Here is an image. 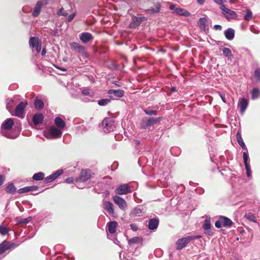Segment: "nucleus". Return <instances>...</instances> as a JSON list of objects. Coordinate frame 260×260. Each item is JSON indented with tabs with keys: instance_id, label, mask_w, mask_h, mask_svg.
<instances>
[{
	"instance_id": "nucleus-1",
	"label": "nucleus",
	"mask_w": 260,
	"mask_h": 260,
	"mask_svg": "<svg viewBox=\"0 0 260 260\" xmlns=\"http://www.w3.org/2000/svg\"><path fill=\"white\" fill-rule=\"evenodd\" d=\"M201 236H191L183 237L178 239L176 243V249L181 250L189 243L191 240L201 238Z\"/></svg>"
},
{
	"instance_id": "nucleus-2",
	"label": "nucleus",
	"mask_w": 260,
	"mask_h": 260,
	"mask_svg": "<svg viewBox=\"0 0 260 260\" xmlns=\"http://www.w3.org/2000/svg\"><path fill=\"white\" fill-rule=\"evenodd\" d=\"M27 105V103L23 102H20L16 107L15 109L13 110L11 114L13 116L18 117L20 118H23L25 115L24 110Z\"/></svg>"
},
{
	"instance_id": "nucleus-3",
	"label": "nucleus",
	"mask_w": 260,
	"mask_h": 260,
	"mask_svg": "<svg viewBox=\"0 0 260 260\" xmlns=\"http://www.w3.org/2000/svg\"><path fill=\"white\" fill-rule=\"evenodd\" d=\"M160 117L144 118L141 121V126L144 129H149L151 126L154 125L160 120Z\"/></svg>"
},
{
	"instance_id": "nucleus-4",
	"label": "nucleus",
	"mask_w": 260,
	"mask_h": 260,
	"mask_svg": "<svg viewBox=\"0 0 260 260\" xmlns=\"http://www.w3.org/2000/svg\"><path fill=\"white\" fill-rule=\"evenodd\" d=\"M72 50L79 53L83 57H87V53L86 51L85 48L77 42H72L70 44Z\"/></svg>"
},
{
	"instance_id": "nucleus-5",
	"label": "nucleus",
	"mask_w": 260,
	"mask_h": 260,
	"mask_svg": "<svg viewBox=\"0 0 260 260\" xmlns=\"http://www.w3.org/2000/svg\"><path fill=\"white\" fill-rule=\"evenodd\" d=\"M18 246L15 243L4 241L0 244V255H2L9 250L14 249Z\"/></svg>"
},
{
	"instance_id": "nucleus-6",
	"label": "nucleus",
	"mask_w": 260,
	"mask_h": 260,
	"mask_svg": "<svg viewBox=\"0 0 260 260\" xmlns=\"http://www.w3.org/2000/svg\"><path fill=\"white\" fill-rule=\"evenodd\" d=\"M103 131L105 133H109L113 131L115 128L114 121L111 118H105L102 123Z\"/></svg>"
},
{
	"instance_id": "nucleus-7",
	"label": "nucleus",
	"mask_w": 260,
	"mask_h": 260,
	"mask_svg": "<svg viewBox=\"0 0 260 260\" xmlns=\"http://www.w3.org/2000/svg\"><path fill=\"white\" fill-rule=\"evenodd\" d=\"M220 9L222 10V13L228 20L234 19L237 17L236 12L227 8L224 5H222L220 6Z\"/></svg>"
},
{
	"instance_id": "nucleus-8",
	"label": "nucleus",
	"mask_w": 260,
	"mask_h": 260,
	"mask_svg": "<svg viewBox=\"0 0 260 260\" xmlns=\"http://www.w3.org/2000/svg\"><path fill=\"white\" fill-rule=\"evenodd\" d=\"M131 192L132 190L127 184H121L115 190V192L118 195L126 194Z\"/></svg>"
},
{
	"instance_id": "nucleus-9",
	"label": "nucleus",
	"mask_w": 260,
	"mask_h": 260,
	"mask_svg": "<svg viewBox=\"0 0 260 260\" xmlns=\"http://www.w3.org/2000/svg\"><path fill=\"white\" fill-rule=\"evenodd\" d=\"M91 177V171L89 170H83L80 173V176L75 179L76 182H86Z\"/></svg>"
},
{
	"instance_id": "nucleus-10",
	"label": "nucleus",
	"mask_w": 260,
	"mask_h": 260,
	"mask_svg": "<svg viewBox=\"0 0 260 260\" xmlns=\"http://www.w3.org/2000/svg\"><path fill=\"white\" fill-rule=\"evenodd\" d=\"M29 45L32 48H35L37 52L41 50L42 44L41 41L37 37H31L29 39Z\"/></svg>"
},
{
	"instance_id": "nucleus-11",
	"label": "nucleus",
	"mask_w": 260,
	"mask_h": 260,
	"mask_svg": "<svg viewBox=\"0 0 260 260\" xmlns=\"http://www.w3.org/2000/svg\"><path fill=\"white\" fill-rule=\"evenodd\" d=\"M114 203L118 205L119 208L122 210H125L127 208L126 202L121 197L115 196L113 198Z\"/></svg>"
},
{
	"instance_id": "nucleus-12",
	"label": "nucleus",
	"mask_w": 260,
	"mask_h": 260,
	"mask_svg": "<svg viewBox=\"0 0 260 260\" xmlns=\"http://www.w3.org/2000/svg\"><path fill=\"white\" fill-rule=\"evenodd\" d=\"M82 93L84 95L88 96V97L83 98L82 101L85 102H92L94 101V94L92 91L89 88H85L82 90Z\"/></svg>"
},
{
	"instance_id": "nucleus-13",
	"label": "nucleus",
	"mask_w": 260,
	"mask_h": 260,
	"mask_svg": "<svg viewBox=\"0 0 260 260\" xmlns=\"http://www.w3.org/2000/svg\"><path fill=\"white\" fill-rule=\"evenodd\" d=\"M47 4V2L46 0L38 1L34 8V9L32 13V15L34 17H37L38 16H39L42 7L44 5H46Z\"/></svg>"
},
{
	"instance_id": "nucleus-14",
	"label": "nucleus",
	"mask_w": 260,
	"mask_h": 260,
	"mask_svg": "<svg viewBox=\"0 0 260 260\" xmlns=\"http://www.w3.org/2000/svg\"><path fill=\"white\" fill-rule=\"evenodd\" d=\"M79 39L83 43L86 44L93 40V37L90 33L84 32L80 34Z\"/></svg>"
},
{
	"instance_id": "nucleus-15",
	"label": "nucleus",
	"mask_w": 260,
	"mask_h": 260,
	"mask_svg": "<svg viewBox=\"0 0 260 260\" xmlns=\"http://www.w3.org/2000/svg\"><path fill=\"white\" fill-rule=\"evenodd\" d=\"M203 228L204 230L206 231L205 234H207L209 236H212L213 235V233L210 231L211 228V223H210V217H206L204 223L203 225Z\"/></svg>"
},
{
	"instance_id": "nucleus-16",
	"label": "nucleus",
	"mask_w": 260,
	"mask_h": 260,
	"mask_svg": "<svg viewBox=\"0 0 260 260\" xmlns=\"http://www.w3.org/2000/svg\"><path fill=\"white\" fill-rule=\"evenodd\" d=\"M17 102V99H8L6 101V107L9 112L11 114L13 111L14 106Z\"/></svg>"
},
{
	"instance_id": "nucleus-17",
	"label": "nucleus",
	"mask_w": 260,
	"mask_h": 260,
	"mask_svg": "<svg viewBox=\"0 0 260 260\" xmlns=\"http://www.w3.org/2000/svg\"><path fill=\"white\" fill-rule=\"evenodd\" d=\"M14 124V121L12 118L7 119L3 123L2 130H11Z\"/></svg>"
},
{
	"instance_id": "nucleus-18",
	"label": "nucleus",
	"mask_w": 260,
	"mask_h": 260,
	"mask_svg": "<svg viewBox=\"0 0 260 260\" xmlns=\"http://www.w3.org/2000/svg\"><path fill=\"white\" fill-rule=\"evenodd\" d=\"M173 13L185 17L189 16L190 15V13L186 9L181 8H176L173 11Z\"/></svg>"
},
{
	"instance_id": "nucleus-19",
	"label": "nucleus",
	"mask_w": 260,
	"mask_h": 260,
	"mask_svg": "<svg viewBox=\"0 0 260 260\" xmlns=\"http://www.w3.org/2000/svg\"><path fill=\"white\" fill-rule=\"evenodd\" d=\"M49 133L54 138H59L62 135V132L54 126L50 128Z\"/></svg>"
},
{
	"instance_id": "nucleus-20",
	"label": "nucleus",
	"mask_w": 260,
	"mask_h": 260,
	"mask_svg": "<svg viewBox=\"0 0 260 260\" xmlns=\"http://www.w3.org/2000/svg\"><path fill=\"white\" fill-rule=\"evenodd\" d=\"M248 104V101L244 98H242L239 100L238 103V107L240 108V112L243 113L246 109Z\"/></svg>"
},
{
	"instance_id": "nucleus-21",
	"label": "nucleus",
	"mask_w": 260,
	"mask_h": 260,
	"mask_svg": "<svg viewBox=\"0 0 260 260\" xmlns=\"http://www.w3.org/2000/svg\"><path fill=\"white\" fill-rule=\"evenodd\" d=\"M159 220L156 218L150 219L148 222V228L150 230H156L158 225Z\"/></svg>"
},
{
	"instance_id": "nucleus-22",
	"label": "nucleus",
	"mask_w": 260,
	"mask_h": 260,
	"mask_svg": "<svg viewBox=\"0 0 260 260\" xmlns=\"http://www.w3.org/2000/svg\"><path fill=\"white\" fill-rule=\"evenodd\" d=\"M118 226V223L116 221H113L109 222L107 226V231L110 234H114L116 232V229Z\"/></svg>"
},
{
	"instance_id": "nucleus-23",
	"label": "nucleus",
	"mask_w": 260,
	"mask_h": 260,
	"mask_svg": "<svg viewBox=\"0 0 260 260\" xmlns=\"http://www.w3.org/2000/svg\"><path fill=\"white\" fill-rule=\"evenodd\" d=\"M44 117L41 113H37L32 117V121L35 125L41 124L43 121Z\"/></svg>"
},
{
	"instance_id": "nucleus-24",
	"label": "nucleus",
	"mask_w": 260,
	"mask_h": 260,
	"mask_svg": "<svg viewBox=\"0 0 260 260\" xmlns=\"http://www.w3.org/2000/svg\"><path fill=\"white\" fill-rule=\"evenodd\" d=\"M104 208L107 211L109 214L113 215L114 214L113 205L110 202L105 201L104 203Z\"/></svg>"
},
{
	"instance_id": "nucleus-25",
	"label": "nucleus",
	"mask_w": 260,
	"mask_h": 260,
	"mask_svg": "<svg viewBox=\"0 0 260 260\" xmlns=\"http://www.w3.org/2000/svg\"><path fill=\"white\" fill-rule=\"evenodd\" d=\"M2 134L3 136L8 138L15 139L18 134L16 133H12L11 130H1Z\"/></svg>"
},
{
	"instance_id": "nucleus-26",
	"label": "nucleus",
	"mask_w": 260,
	"mask_h": 260,
	"mask_svg": "<svg viewBox=\"0 0 260 260\" xmlns=\"http://www.w3.org/2000/svg\"><path fill=\"white\" fill-rule=\"evenodd\" d=\"M224 36L229 40H232L235 37V30L231 28H229L224 31Z\"/></svg>"
},
{
	"instance_id": "nucleus-27",
	"label": "nucleus",
	"mask_w": 260,
	"mask_h": 260,
	"mask_svg": "<svg viewBox=\"0 0 260 260\" xmlns=\"http://www.w3.org/2000/svg\"><path fill=\"white\" fill-rule=\"evenodd\" d=\"M143 215V211L139 207H136L130 213L131 217H140Z\"/></svg>"
},
{
	"instance_id": "nucleus-28",
	"label": "nucleus",
	"mask_w": 260,
	"mask_h": 260,
	"mask_svg": "<svg viewBox=\"0 0 260 260\" xmlns=\"http://www.w3.org/2000/svg\"><path fill=\"white\" fill-rule=\"evenodd\" d=\"M161 5L160 3H156L155 4V8H151L146 10V12L148 14H154L157 13L160 11Z\"/></svg>"
},
{
	"instance_id": "nucleus-29",
	"label": "nucleus",
	"mask_w": 260,
	"mask_h": 260,
	"mask_svg": "<svg viewBox=\"0 0 260 260\" xmlns=\"http://www.w3.org/2000/svg\"><path fill=\"white\" fill-rule=\"evenodd\" d=\"M109 94H113L117 98H121L124 95V91L122 89H110L108 91Z\"/></svg>"
},
{
	"instance_id": "nucleus-30",
	"label": "nucleus",
	"mask_w": 260,
	"mask_h": 260,
	"mask_svg": "<svg viewBox=\"0 0 260 260\" xmlns=\"http://www.w3.org/2000/svg\"><path fill=\"white\" fill-rule=\"evenodd\" d=\"M220 218L223 226H231L233 225V222L230 218L224 216H221Z\"/></svg>"
},
{
	"instance_id": "nucleus-31",
	"label": "nucleus",
	"mask_w": 260,
	"mask_h": 260,
	"mask_svg": "<svg viewBox=\"0 0 260 260\" xmlns=\"http://www.w3.org/2000/svg\"><path fill=\"white\" fill-rule=\"evenodd\" d=\"M34 106L38 110H41L44 108V102L40 99L36 98L34 101Z\"/></svg>"
},
{
	"instance_id": "nucleus-32",
	"label": "nucleus",
	"mask_w": 260,
	"mask_h": 260,
	"mask_svg": "<svg viewBox=\"0 0 260 260\" xmlns=\"http://www.w3.org/2000/svg\"><path fill=\"white\" fill-rule=\"evenodd\" d=\"M54 123L57 127L61 129L63 128L66 125V123L64 121L58 117L55 118Z\"/></svg>"
},
{
	"instance_id": "nucleus-33",
	"label": "nucleus",
	"mask_w": 260,
	"mask_h": 260,
	"mask_svg": "<svg viewBox=\"0 0 260 260\" xmlns=\"http://www.w3.org/2000/svg\"><path fill=\"white\" fill-rule=\"evenodd\" d=\"M236 138H237V142L239 144V145L244 149H245L246 150H247V148L246 147V145H245L243 141V139H242V136H241V135L240 134V132L239 131L238 132L237 135H236Z\"/></svg>"
},
{
	"instance_id": "nucleus-34",
	"label": "nucleus",
	"mask_w": 260,
	"mask_h": 260,
	"mask_svg": "<svg viewBox=\"0 0 260 260\" xmlns=\"http://www.w3.org/2000/svg\"><path fill=\"white\" fill-rule=\"evenodd\" d=\"M207 22V20L206 18L202 17L199 19L198 24L200 28L202 29H205L206 27V23Z\"/></svg>"
},
{
	"instance_id": "nucleus-35",
	"label": "nucleus",
	"mask_w": 260,
	"mask_h": 260,
	"mask_svg": "<svg viewBox=\"0 0 260 260\" xmlns=\"http://www.w3.org/2000/svg\"><path fill=\"white\" fill-rule=\"evenodd\" d=\"M44 174L42 172H39L35 174L32 176V179L36 181H40L43 179Z\"/></svg>"
},
{
	"instance_id": "nucleus-36",
	"label": "nucleus",
	"mask_w": 260,
	"mask_h": 260,
	"mask_svg": "<svg viewBox=\"0 0 260 260\" xmlns=\"http://www.w3.org/2000/svg\"><path fill=\"white\" fill-rule=\"evenodd\" d=\"M142 18L141 17H135L134 19V21L131 24V27H136L139 26L141 22H142Z\"/></svg>"
},
{
	"instance_id": "nucleus-37",
	"label": "nucleus",
	"mask_w": 260,
	"mask_h": 260,
	"mask_svg": "<svg viewBox=\"0 0 260 260\" xmlns=\"http://www.w3.org/2000/svg\"><path fill=\"white\" fill-rule=\"evenodd\" d=\"M223 54L227 57L231 58L233 57L231 50L228 48H223L222 49Z\"/></svg>"
},
{
	"instance_id": "nucleus-38",
	"label": "nucleus",
	"mask_w": 260,
	"mask_h": 260,
	"mask_svg": "<svg viewBox=\"0 0 260 260\" xmlns=\"http://www.w3.org/2000/svg\"><path fill=\"white\" fill-rule=\"evenodd\" d=\"M243 156L245 166H250L249 164V156L247 150L243 152Z\"/></svg>"
},
{
	"instance_id": "nucleus-39",
	"label": "nucleus",
	"mask_w": 260,
	"mask_h": 260,
	"mask_svg": "<svg viewBox=\"0 0 260 260\" xmlns=\"http://www.w3.org/2000/svg\"><path fill=\"white\" fill-rule=\"evenodd\" d=\"M251 93V98L254 100L259 96L260 91L257 88H254L252 89Z\"/></svg>"
},
{
	"instance_id": "nucleus-40",
	"label": "nucleus",
	"mask_w": 260,
	"mask_h": 260,
	"mask_svg": "<svg viewBox=\"0 0 260 260\" xmlns=\"http://www.w3.org/2000/svg\"><path fill=\"white\" fill-rule=\"evenodd\" d=\"M9 232V230L7 226H4L3 225H0V234L2 235H3V236L6 235L8 234Z\"/></svg>"
},
{
	"instance_id": "nucleus-41",
	"label": "nucleus",
	"mask_w": 260,
	"mask_h": 260,
	"mask_svg": "<svg viewBox=\"0 0 260 260\" xmlns=\"http://www.w3.org/2000/svg\"><path fill=\"white\" fill-rule=\"evenodd\" d=\"M16 188L13 184H10L6 187V191L8 193H13L16 191Z\"/></svg>"
},
{
	"instance_id": "nucleus-42",
	"label": "nucleus",
	"mask_w": 260,
	"mask_h": 260,
	"mask_svg": "<svg viewBox=\"0 0 260 260\" xmlns=\"http://www.w3.org/2000/svg\"><path fill=\"white\" fill-rule=\"evenodd\" d=\"M254 77L256 82H260V68H257L255 70L254 72Z\"/></svg>"
},
{
	"instance_id": "nucleus-43",
	"label": "nucleus",
	"mask_w": 260,
	"mask_h": 260,
	"mask_svg": "<svg viewBox=\"0 0 260 260\" xmlns=\"http://www.w3.org/2000/svg\"><path fill=\"white\" fill-rule=\"evenodd\" d=\"M111 102L110 100L108 99H103L100 100L98 101V104L101 106H104L108 105Z\"/></svg>"
},
{
	"instance_id": "nucleus-44",
	"label": "nucleus",
	"mask_w": 260,
	"mask_h": 260,
	"mask_svg": "<svg viewBox=\"0 0 260 260\" xmlns=\"http://www.w3.org/2000/svg\"><path fill=\"white\" fill-rule=\"evenodd\" d=\"M252 12L250 10L247 9L246 13L244 15V19L247 21H249L252 19Z\"/></svg>"
},
{
	"instance_id": "nucleus-45",
	"label": "nucleus",
	"mask_w": 260,
	"mask_h": 260,
	"mask_svg": "<svg viewBox=\"0 0 260 260\" xmlns=\"http://www.w3.org/2000/svg\"><path fill=\"white\" fill-rule=\"evenodd\" d=\"M140 238L138 237H135L132 239H130L128 241L129 244L138 243L140 241Z\"/></svg>"
},
{
	"instance_id": "nucleus-46",
	"label": "nucleus",
	"mask_w": 260,
	"mask_h": 260,
	"mask_svg": "<svg viewBox=\"0 0 260 260\" xmlns=\"http://www.w3.org/2000/svg\"><path fill=\"white\" fill-rule=\"evenodd\" d=\"M245 216L246 218L248 219L249 220L253 222H256V218L253 214L251 213H248L245 215Z\"/></svg>"
},
{
	"instance_id": "nucleus-47",
	"label": "nucleus",
	"mask_w": 260,
	"mask_h": 260,
	"mask_svg": "<svg viewBox=\"0 0 260 260\" xmlns=\"http://www.w3.org/2000/svg\"><path fill=\"white\" fill-rule=\"evenodd\" d=\"M55 178L54 177L52 174L49 175L45 178V181L46 183H48L52 182L55 180Z\"/></svg>"
},
{
	"instance_id": "nucleus-48",
	"label": "nucleus",
	"mask_w": 260,
	"mask_h": 260,
	"mask_svg": "<svg viewBox=\"0 0 260 260\" xmlns=\"http://www.w3.org/2000/svg\"><path fill=\"white\" fill-rule=\"evenodd\" d=\"M144 112L146 114L149 115H156L157 114V111L156 110H144Z\"/></svg>"
},
{
	"instance_id": "nucleus-49",
	"label": "nucleus",
	"mask_w": 260,
	"mask_h": 260,
	"mask_svg": "<svg viewBox=\"0 0 260 260\" xmlns=\"http://www.w3.org/2000/svg\"><path fill=\"white\" fill-rule=\"evenodd\" d=\"M63 11H64V9L63 8H61L60 9H59L58 10V11L57 12V14L59 16H67L68 13L66 12H64Z\"/></svg>"
},
{
	"instance_id": "nucleus-50",
	"label": "nucleus",
	"mask_w": 260,
	"mask_h": 260,
	"mask_svg": "<svg viewBox=\"0 0 260 260\" xmlns=\"http://www.w3.org/2000/svg\"><path fill=\"white\" fill-rule=\"evenodd\" d=\"M29 192L28 186H26L19 189L18 192L19 193H23Z\"/></svg>"
},
{
	"instance_id": "nucleus-51",
	"label": "nucleus",
	"mask_w": 260,
	"mask_h": 260,
	"mask_svg": "<svg viewBox=\"0 0 260 260\" xmlns=\"http://www.w3.org/2000/svg\"><path fill=\"white\" fill-rule=\"evenodd\" d=\"M63 173L62 170H59L54 172L52 175H53L55 179L57 178L58 176L61 175Z\"/></svg>"
},
{
	"instance_id": "nucleus-52",
	"label": "nucleus",
	"mask_w": 260,
	"mask_h": 260,
	"mask_svg": "<svg viewBox=\"0 0 260 260\" xmlns=\"http://www.w3.org/2000/svg\"><path fill=\"white\" fill-rule=\"evenodd\" d=\"M246 170V174L247 177H250L251 176V171L250 166H245Z\"/></svg>"
},
{
	"instance_id": "nucleus-53",
	"label": "nucleus",
	"mask_w": 260,
	"mask_h": 260,
	"mask_svg": "<svg viewBox=\"0 0 260 260\" xmlns=\"http://www.w3.org/2000/svg\"><path fill=\"white\" fill-rule=\"evenodd\" d=\"M221 218L220 217L219 219L215 222V225L217 228H220L222 226V223L221 222Z\"/></svg>"
},
{
	"instance_id": "nucleus-54",
	"label": "nucleus",
	"mask_w": 260,
	"mask_h": 260,
	"mask_svg": "<svg viewBox=\"0 0 260 260\" xmlns=\"http://www.w3.org/2000/svg\"><path fill=\"white\" fill-rule=\"evenodd\" d=\"M31 220V217H29L28 218H26L21 219V220L20 221V222L23 223H27L29 221H30Z\"/></svg>"
},
{
	"instance_id": "nucleus-55",
	"label": "nucleus",
	"mask_w": 260,
	"mask_h": 260,
	"mask_svg": "<svg viewBox=\"0 0 260 260\" xmlns=\"http://www.w3.org/2000/svg\"><path fill=\"white\" fill-rule=\"evenodd\" d=\"M219 95L220 96V97L221 98L222 101L224 103H226V100L225 98V94L223 93V92H219Z\"/></svg>"
},
{
	"instance_id": "nucleus-56",
	"label": "nucleus",
	"mask_w": 260,
	"mask_h": 260,
	"mask_svg": "<svg viewBox=\"0 0 260 260\" xmlns=\"http://www.w3.org/2000/svg\"><path fill=\"white\" fill-rule=\"evenodd\" d=\"M75 182V180H74L73 178H68L65 180V182L70 184Z\"/></svg>"
},
{
	"instance_id": "nucleus-57",
	"label": "nucleus",
	"mask_w": 260,
	"mask_h": 260,
	"mask_svg": "<svg viewBox=\"0 0 260 260\" xmlns=\"http://www.w3.org/2000/svg\"><path fill=\"white\" fill-rule=\"evenodd\" d=\"M28 188H29V191L37 190L38 189V187L37 186H28Z\"/></svg>"
},
{
	"instance_id": "nucleus-58",
	"label": "nucleus",
	"mask_w": 260,
	"mask_h": 260,
	"mask_svg": "<svg viewBox=\"0 0 260 260\" xmlns=\"http://www.w3.org/2000/svg\"><path fill=\"white\" fill-rule=\"evenodd\" d=\"M75 15V14L74 13H73V14L70 15L68 18V21L69 22L72 21L73 20V19H74Z\"/></svg>"
},
{
	"instance_id": "nucleus-59",
	"label": "nucleus",
	"mask_w": 260,
	"mask_h": 260,
	"mask_svg": "<svg viewBox=\"0 0 260 260\" xmlns=\"http://www.w3.org/2000/svg\"><path fill=\"white\" fill-rule=\"evenodd\" d=\"M214 28L215 30H220L222 29V26L220 25L216 24L214 26Z\"/></svg>"
},
{
	"instance_id": "nucleus-60",
	"label": "nucleus",
	"mask_w": 260,
	"mask_h": 260,
	"mask_svg": "<svg viewBox=\"0 0 260 260\" xmlns=\"http://www.w3.org/2000/svg\"><path fill=\"white\" fill-rule=\"evenodd\" d=\"M5 180V177L3 175H0V186L2 185Z\"/></svg>"
},
{
	"instance_id": "nucleus-61",
	"label": "nucleus",
	"mask_w": 260,
	"mask_h": 260,
	"mask_svg": "<svg viewBox=\"0 0 260 260\" xmlns=\"http://www.w3.org/2000/svg\"><path fill=\"white\" fill-rule=\"evenodd\" d=\"M213 1L217 4L220 5L221 6L223 4L222 0H213Z\"/></svg>"
},
{
	"instance_id": "nucleus-62",
	"label": "nucleus",
	"mask_w": 260,
	"mask_h": 260,
	"mask_svg": "<svg viewBox=\"0 0 260 260\" xmlns=\"http://www.w3.org/2000/svg\"><path fill=\"white\" fill-rule=\"evenodd\" d=\"M131 226L132 229L134 231H136L138 230V228L136 225L131 224Z\"/></svg>"
},
{
	"instance_id": "nucleus-63",
	"label": "nucleus",
	"mask_w": 260,
	"mask_h": 260,
	"mask_svg": "<svg viewBox=\"0 0 260 260\" xmlns=\"http://www.w3.org/2000/svg\"><path fill=\"white\" fill-rule=\"evenodd\" d=\"M175 5L173 4H172L171 5H170V7H169V9L171 10H174L175 9Z\"/></svg>"
},
{
	"instance_id": "nucleus-64",
	"label": "nucleus",
	"mask_w": 260,
	"mask_h": 260,
	"mask_svg": "<svg viewBox=\"0 0 260 260\" xmlns=\"http://www.w3.org/2000/svg\"><path fill=\"white\" fill-rule=\"evenodd\" d=\"M197 3L200 5H203L204 4L205 0H197Z\"/></svg>"
}]
</instances>
